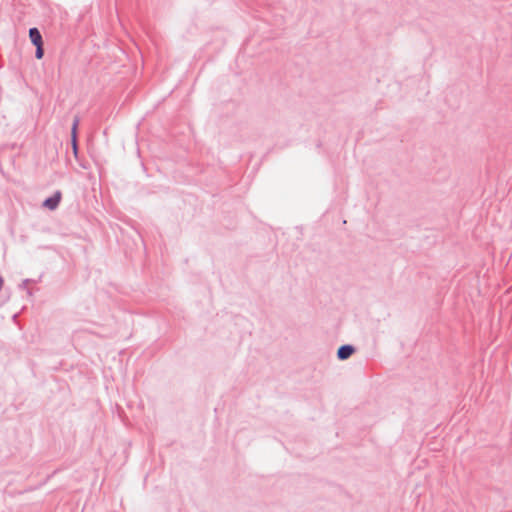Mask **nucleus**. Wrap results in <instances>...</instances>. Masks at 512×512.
<instances>
[{"mask_svg": "<svg viewBox=\"0 0 512 512\" xmlns=\"http://www.w3.org/2000/svg\"><path fill=\"white\" fill-rule=\"evenodd\" d=\"M44 55L43 45L36 46V58L41 59Z\"/></svg>", "mask_w": 512, "mask_h": 512, "instance_id": "nucleus-4", "label": "nucleus"}, {"mask_svg": "<svg viewBox=\"0 0 512 512\" xmlns=\"http://www.w3.org/2000/svg\"><path fill=\"white\" fill-rule=\"evenodd\" d=\"M72 146H73L74 153L76 154L77 153V139L76 138H72Z\"/></svg>", "mask_w": 512, "mask_h": 512, "instance_id": "nucleus-6", "label": "nucleus"}, {"mask_svg": "<svg viewBox=\"0 0 512 512\" xmlns=\"http://www.w3.org/2000/svg\"><path fill=\"white\" fill-rule=\"evenodd\" d=\"M60 200H61V193L56 192L52 197L46 199L44 201L43 205L50 210H54L58 206Z\"/></svg>", "mask_w": 512, "mask_h": 512, "instance_id": "nucleus-1", "label": "nucleus"}, {"mask_svg": "<svg viewBox=\"0 0 512 512\" xmlns=\"http://www.w3.org/2000/svg\"><path fill=\"white\" fill-rule=\"evenodd\" d=\"M29 37H30L31 42L35 46L43 45L42 36L37 28H31L29 30Z\"/></svg>", "mask_w": 512, "mask_h": 512, "instance_id": "nucleus-3", "label": "nucleus"}, {"mask_svg": "<svg viewBox=\"0 0 512 512\" xmlns=\"http://www.w3.org/2000/svg\"><path fill=\"white\" fill-rule=\"evenodd\" d=\"M353 352H354V348L352 346L344 345L338 349L337 355H338L339 359L345 360V359L349 358L353 354Z\"/></svg>", "mask_w": 512, "mask_h": 512, "instance_id": "nucleus-2", "label": "nucleus"}, {"mask_svg": "<svg viewBox=\"0 0 512 512\" xmlns=\"http://www.w3.org/2000/svg\"><path fill=\"white\" fill-rule=\"evenodd\" d=\"M77 126H78V120H75L73 127H72V138H76Z\"/></svg>", "mask_w": 512, "mask_h": 512, "instance_id": "nucleus-5", "label": "nucleus"}]
</instances>
